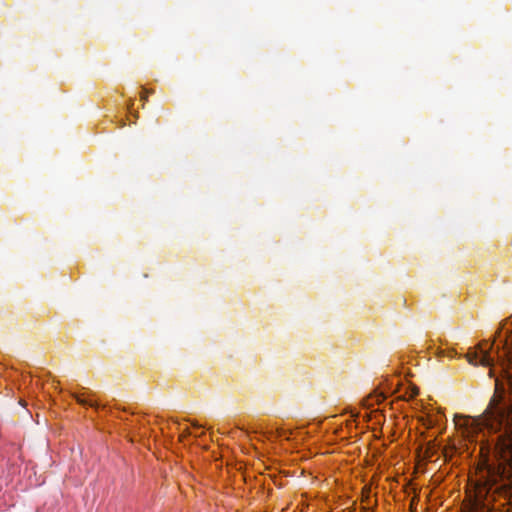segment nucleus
<instances>
[{
    "label": "nucleus",
    "mask_w": 512,
    "mask_h": 512,
    "mask_svg": "<svg viewBox=\"0 0 512 512\" xmlns=\"http://www.w3.org/2000/svg\"><path fill=\"white\" fill-rule=\"evenodd\" d=\"M464 357L489 368L495 392L482 414H455V427L466 442L479 446L481 455L495 457L483 477L486 493L512 495V315L500 323L493 342L482 340Z\"/></svg>",
    "instance_id": "f257e3e1"
},
{
    "label": "nucleus",
    "mask_w": 512,
    "mask_h": 512,
    "mask_svg": "<svg viewBox=\"0 0 512 512\" xmlns=\"http://www.w3.org/2000/svg\"><path fill=\"white\" fill-rule=\"evenodd\" d=\"M428 417L430 425H438L442 421L443 415L440 412H438L435 418H432V416L430 415Z\"/></svg>",
    "instance_id": "20e7f679"
},
{
    "label": "nucleus",
    "mask_w": 512,
    "mask_h": 512,
    "mask_svg": "<svg viewBox=\"0 0 512 512\" xmlns=\"http://www.w3.org/2000/svg\"><path fill=\"white\" fill-rule=\"evenodd\" d=\"M192 426L195 427V428H201V426L198 423H196V422H193Z\"/></svg>",
    "instance_id": "6e6552de"
},
{
    "label": "nucleus",
    "mask_w": 512,
    "mask_h": 512,
    "mask_svg": "<svg viewBox=\"0 0 512 512\" xmlns=\"http://www.w3.org/2000/svg\"><path fill=\"white\" fill-rule=\"evenodd\" d=\"M438 357H446V349L438 348L436 351Z\"/></svg>",
    "instance_id": "423d86ee"
},
{
    "label": "nucleus",
    "mask_w": 512,
    "mask_h": 512,
    "mask_svg": "<svg viewBox=\"0 0 512 512\" xmlns=\"http://www.w3.org/2000/svg\"><path fill=\"white\" fill-rule=\"evenodd\" d=\"M76 400L81 405H88V406H94V403L92 400L86 399L83 395H77Z\"/></svg>",
    "instance_id": "7ed1b4c3"
},
{
    "label": "nucleus",
    "mask_w": 512,
    "mask_h": 512,
    "mask_svg": "<svg viewBox=\"0 0 512 512\" xmlns=\"http://www.w3.org/2000/svg\"><path fill=\"white\" fill-rule=\"evenodd\" d=\"M385 398H386V396L383 393L375 391L374 393H372V394L368 395L367 397L363 398L362 406L364 408H371L375 404H379L382 401H384Z\"/></svg>",
    "instance_id": "f03ea898"
},
{
    "label": "nucleus",
    "mask_w": 512,
    "mask_h": 512,
    "mask_svg": "<svg viewBox=\"0 0 512 512\" xmlns=\"http://www.w3.org/2000/svg\"><path fill=\"white\" fill-rule=\"evenodd\" d=\"M446 357L455 358V357H462V355L458 354L454 348H449V349H446Z\"/></svg>",
    "instance_id": "39448f33"
},
{
    "label": "nucleus",
    "mask_w": 512,
    "mask_h": 512,
    "mask_svg": "<svg viewBox=\"0 0 512 512\" xmlns=\"http://www.w3.org/2000/svg\"><path fill=\"white\" fill-rule=\"evenodd\" d=\"M147 91L146 90H143L142 94H141V100H146L147 99Z\"/></svg>",
    "instance_id": "0eeeda50"
}]
</instances>
